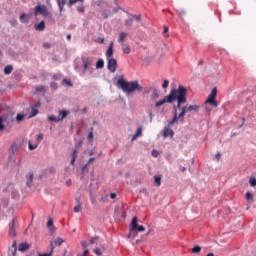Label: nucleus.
I'll use <instances>...</instances> for the list:
<instances>
[{"label":"nucleus","mask_w":256,"mask_h":256,"mask_svg":"<svg viewBox=\"0 0 256 256\" xmlns=\"http://www.w3.org/2000/svg\"><path fill=\"white\" fill-rule=\"evenodd\" d=\"M175 101H177V109H181L182 105L187 103V89L185 87L179 86L178 89H172L169 95L155 103V107H162L165 103H174Z\"/></svg>","instance_id":"obj_1"},{"label":"nucleus","mask_w":256,"mask_h":256,"mask_svg":"<svg viewBox=\"0 0 256 256\" xmlns=\"http://www.w3.org/2000/svg\"><path fill=\"white\" fill-rule=\"evenodd\" d=\"M118 86L124 93H135V91H143V87L139 81H125V79H118Z\"/></svg>","instance_id":"obj_2"},{"label":"nucleus","mask_w":256,"mask_h":256,"mask_svg":"<svg viewBox=\"0 0 256 256\" xmlns=\"http://www.w3.org/2000/svg\"><path fill=\"white\" fill-rule=\"evenodd\" d=\"M174 112L175 113H174V117H173L172 121H170L168 127H164L163 136L165 138L174 137V131H173V129H171V127H172V125H175V123L177 121H179V119H180V115L178 116V105H177V107H174Z\"/></svg>","instance_id":"obj_3"},{"label":"nucleus","mask_w":256,"mask_h":256,"mask_svg":"<svg viewBox=\"0 0 256 256\" xmlns=\"http://www.w3.org/2000/svg\"><path fill=\"white\" fill-rule=\"evenodd\" d=\"M13 125V117L11 115H3L0 117V131H4L5 127Z\"/></svg>","instance_id":"obj_4"},{"label":"nucleus","mask_w":256,"mask_h":256,"mask_svg":"<svg viewBox=\"0 0 256 256\" xmlns=\"http://www.w3.org/2000/svg\"><path fill=\"white\" fill-rule=\"evenodd\" d=\"M199 109H200L199 105H190L189 107L187 106L182 107L181 113L179 114V119H182L183 121L187 113H191V111H194L195 113H197Z\"/></svg>","instance_id":"obj_5"},{"label":"nucleus","mask_w":256,"mask_h":256,"mask_svg":"<svg viewBox=\"0 0 256 256\" xmlns=\"http://www.w3.org/2000/svg\"><path fill=\"white\" fill-rule=\"evenodd\" d=\"M216 97H217V88H214L212 90L211 94L208 96V99L206 100V103H209L210 105H213V107H218Z\"/></svg>","instance_id":"obj_6"},{"label":"nucleus","mask_w":256,"mask_h":256,"mask_svg":"<svg viewBox=\"0 0 256 256\" xmlns=\"http://www.w3.org/2000/svg\"><path fill=\"white\" fill-rule=\"evenodd\" d=\"M132 231L144 232L146 231L144 225H138V217H133L131 222Z\"/></svg>","instance_id":"obj_7"},{"label":"nucleus","mask_w":256,"mask_h":256,"mask_svg":"<svg viewBox=\"0 0 256 256\" xmlns=\"http://www.w3.org/2000/svg\"><path fill=\"white\" fill-rule=\"evenodd\" d=\"M83 72L88 71L89 67L93 65V58L91 56H82Z\"/></svg>","instance_id":"obj_8"},{"label":"nucleus","mask_w":256,"mask_h":256,"mask_svg":"<svg viewBox=\"0 0 256 256\" xmlns=\"http://www.w3.org/2000/svg\"><path fill=\"white\" fill-rule=\"evenodd\" d=\"M117 67V58H113V56H111V58H109L108 60V71H110L111 73H115V71H117Z\"/></svg>","instance_id":"obj_9"},{"label":"nucleus","mask_w":256,"mask_h":256,"mask_svg":"<svg viewBox=\"0 0 256 256\" xmlns=\"http://www.w3.org/2000/svg\"><path fill=\"white\" fill-rule=\"evenodd\" d=\"M44 139V135L42 133H40L39 135H37V142L35 145H33L31 143V141H29V149L30 151H34L35 149H37L38 145L41 143V141H43Z\"/></svg>","instance_id":"obj_10"},{"label":"nucleus","mask_w":256,"mask_h":256,"mask_svg":"<svg viewBox=\"0 0 256 256\" xmlns=\"http://www.w3.org/2000/svg\"><path fill=\"white\" fill-rule=\"evenodd\" d=\"M38 14H48V10L44 4H38L35 8V15L37 16Z\"/></svg>","instance_id":"obj_11"},{"label":"nucleus","mask_w":256,"mask_h":256,"mask_svg":"<svg viewBox=\"0 0 256 256\" xmlns=\"http://www.w3.org/2000/svg\"><path fill=\"white\" fill-rule=\"evenodd\" d=\"M114 42H110L109 48L108 50H106V58L108 59V61H110V59H112L113 55H114Z\"/></svg>","instance_id":"obj_12"},{"label":"nucleus","mask_w":256,"mask_h":256,"mask_svg":"<svg viewBox=\"0 0 256 256\" xmlns=\"http://www.w3.org/2000/svg\"><path fill=\"white\" fill-rule=\"evenodd\" d=\"M15 221L16 219H12V222L9 224V235L11 237H16L17 233L15 231Z\"/></svg>","instance_id":"obj_13"},{"label":"nucleus","mask_w":256,"mask_h":256,"mask_svg":"<svg viewBox=\"0 0 256 256\" xmlns=\"http://www.w3.org/2000/svg\"><path fill=\"white\" fill-rule=\"evenodd\" d=\"M245 197L248 202V205H247V211H248L250 209V204L254 203V195L250 191H247Z\"/></svg>","instance_id":"obj_14"},{"label":"nucleus","mask_w":256,"mask_h":256,"mask_svg":"<svg viewBox=\"0 0 256 256\" xmlns=\"http://www.w3.org/2000/svg\"><path fill=\"white\" fill-rule=\"evenodd\" d=\"M41 107V103L40 101H38V103H36L32 109H31V117H36V115H38L39 111L38 108Z\"/></svg>","instance_id":"obj_15"},{"label":"nucleus","mask_w":256,"mask_h":256,"mask_svg":"<svg viewBox=\"0 0 256 256\" xmlns=\"http://www.w3.org/2000/svg\"><path fill=\"white\" fill-rule=\"evenodd\" d=\"M33 179H34V173H32V172L28 173L27 176H26V185L28 187L32 186Z\"/></svg>","instance_id":"obj_16"},{"label":"nucleus","mask_w":256,"mask_h":256,"mask_svg":"<svg viewBox=\"0 0 256 256\" xmlns=\"http://www.w3.org/2000/svg\"><path fill=\"white\" fill-rule=\"evenodd\" d=\"M30 247H31V245L29 243H20L18 250L25 252V251H28V249H30Z\"/></svg>","instance_id":"obj_17"},{"label":"nucleus","mask_w":256,"mask_h":256,"mask_svg":"<svg viewBox=\"0 0 256 256\" xmlns=\"http://www.w3.org/2000/svg\"><path fill=\"white\" fill-rule=\"evenodd\" d=\"M76 201H77V205H76V207H74V211H75V213H80V211L82 209V203H81L80 197H77Z\"/></svg>","instance_id":"obj_18"},{"label":"nucleus","mask_w":256,"mask_h":256,"mask_svg":"<svg viewBox=\"0 0 256 256\" xmlns=\"http://www.w3.org/2000/svg\"><path fill=\"white\" fill-rule=\"evenodd\" d=\"M70 114V111H60L59 112V117L58 119H60L59 121H64V119H66V117Z\"/></svg>","instance_id":"obj_19"},{"label":"nucleus","mask_w":256,"mask_h":256,"mask_svg":"<svg viewBox=\"0 0 256 256\" xmlns=\"http://www.w3.org/2000/svg\"><path fill=\"white\" fill-rule=\"evenodd\" d=\"M4 73H5V75H11V73H13L12 64H7V66H5Z\"/></svg>","instance_id":"obj_20"},{"label":"nucleus","mask_w":256,"mask_h":256,"mask_svg":"<svg viewBox=\"0 0 256 256\" xmlns=\"http://www.w3.org/2000/svg\"><path fill=\"white\" fill-rule=\"evenodd\" d=\"M154 183L157 187H160L161 186V183H162V177L161 175H155L154 176Z\"/></svg>","instance_id":"obj_21"},{"label":"nucleus","mask_w":256,"mask_h":256,"mask_svg":"<svg viewBox=\"0 0 256 256\" xmlns=\"http://www.w3.org/2000/svg\"><path fill=\"white\" fill-rule=\"evenodd\" d=\"M45 20H41L38 24H35L36 30H44L45 29Z\"/></svg>","instance_id":"obj_22"},{"label":"nucleus","mask_w":256,"mask_h":256,"mask_svg":"<svg viewBox=\"0 0 256 256\" xmlns=\"http://www.w3.org/2000/svg\"><path fill=\"white\" fill-rule=\"evenodd\" d=\"M122 51L123 53H125V55H129V53H131V48L129 44H123Z\"/></svg>","instance_id":"obj_23"},{"label":"nucleus","mask_w":256,"mask_h":256,"mask_svg":"<svg viewBox=\"0 0 256 256\" xmlns=\"http://www.w3.org/2000/svg\"><path fill=\"white\" fill-rule=\"evenodd\" d=\"M20 149V145H18L17 143H13L10 147V151L15 154L17 151H19Z\"/></svg>","instance_id":"obj_24"},{"label":"nucleus","mask_w":256,"mask_h":256,"mask_svg":"<svg viewBox=\"0 0 256 256\" xmlns=\"http://www.w3.org/2000/svg\"><path fill=\"white\" fill-rule=\"evenodd\" d=\"M127 37V32H120V36L118 38V43H124Z\"/></svg>","instance_id":"obj_25"},{"label":"nucleus","mask_w":256,"mask_h":256,"mask_svg":"<svg viewBox=\"0 0 256 256\" xmlns=\"http://www.w3.org/2000/svg\"><path fill=\"white\" fill-rule=\"evenodd\" d=\"M104 65H105V62H104L103 58H100L96 62V69H103Z\"/></svg>","instance_id":"obj_26"},{"label":"nucleus","mask_w":256,"mask_h":256,"mask_svg":"<svg viewBox=\"0 0 256 256\" xmlns=\"http://www.w3.org/2000/svg\"><path fill=\"white\" fill-rule=\"evenodd\" d=\"M58 2V8L60 10V12H62L64 10V6L66 4V0H57Z\"/></svg>","instance_id":"obj_27"},{"label":"nucleus","mask_w":256,"mask_h":256,"mask_svg":"<svg viewBox=\"0 0 256 256\" xmlns=\"http://www.w3.org/2000/svg\"><path fill=\"white\" fill-rule=\"evenodd\" d=\"M142 133H143V129L142 127H138L135 135L133 136V139H137L138 137H141L142 136Z\"/></svg>","instance_id":"obj_28"},{"label":"nucleus","mask_w":256,"mask_h":256,"mask_svg":"<svg viewBox=\"0 0 256 256\" xmlns=\"http://www.w3.org/2000/svg\"><path fill=\"white\" fill-rule=\"evenodd\" d=\"M20 20H21V22H29V16H28V14H25V12H23V13L20 15Z\"/></svg>","instance_id":"obj_29"},{"label":"nucleus","mask_w":256,"mask_h":256,"mask_svg":"<svg viewBox=\"0 0 256 256\" xmlns=\"http://www.w3.org/2000/svg\"><path fill=\"white\" fill-rule=\"evenodd\" d=\"M152 99H159V93L157 89H153L152 94H151Z\"/></svg>","instance_id":"obj_30"},{"label":"nucleus","mask_w":256,"mask_h":256,"mask_svg":"<svg viewBox=\"0 0 256 256\" xmlns=\"http://www.w3.org/2000/svg\"><path fill=\"white\" fill-rule=\"evenodd\" d=\"M54 246H55L54 243H51V251H50V253H43V254H41L39 256H51L53 251H54Z\"/></svg>","instance_id":"obj_31"},{"label":"nucleus","mask_w":256,"mask_h":256,"mask_svg":"<svg viewBox=\"0 0 256 256\" xmlns=\"http://www.w3.org/2000/svg\"><path fill=\"white\" fill-rule=\"evenodd\" d=\"M12 247H13L12 255L15 256L17 253V241L13 242Z\"/></svg>","instance_id":"obj_32"},{"label":"nucleus","mask_w":256,"mask_h":256,"mask_svg":"<svg viewBox=\"0 0 256 256\" xmlns=\"http://www.w3.org/2000/svg\"><path fill=\"white\" fill-rule=\"evenodd\" d=\"M249 183L252 187H256V178L255 177H250Z\"/></svg>","instance_id":"obj_33"},{"label":"nucleus","mask_w":256,"mask_h":256,"mask_svg":"<svg viewBox=\"0 0 256 256\" xmlns=\"http://www.w3.org/2000/svg\"><path fill=\"white\" fill-rule=\"evenodd\" d=\"M49 121H53L54 123H59L60 119H59V117L50 116L49 117Z\"/></svg>","instance_id":"obj_34"},{"label":"nucleus","mask_w":256,"mask_h":256,"mask_svg":"<svg viewBox=\"0 0 256 256\" xmlns=\"http://www.w3.org/2000/svg\"><path fill=\"white\" fill-rule=\"evenodd\" d=\"M192 252L193 253H200L201 252V247L199 245H196L195 247H193Z\"/></svg>","instance_id":"obj_35"},{"label":"nucleus","mask_w":256,"mask_h":256,"mask_svg":"<svg viewBox=\"0 0 256 256\" xmlns=\"http://www.w3.org/2000/svg\"><path fill=\"white\" fill-rule=\"evenodd\" d=\"M93 161H95V157H90V159L88 160V163H86V165L83 167V171H85L88 165H90V163H92Z\"/></svg>","instance_id":"obj_36"},{"label":"nucleus","mask_w":256,"mask_h":256,"mask_svg":"<svg viewBox=\"0 0 256 256\" xmlns=\"http://www.w3.org/2000/svg\"><path fill=\"white\" fill-rule=\"evenodd\" d=\"M132 23H133V18H127L125 20V25L126 26H132Z\"/></svg>","instance_id":"obj_37"},{"label":"nucleus","mask_w":256,"mask_h":256,"mask_svg":"<svg viewBox=\"0 0 256 256\" xmlns=\"http://www.w3.org/2000/svg\"><path fill=\"white\" fill-rule=\"evenodd\" d=\"M63 242H64L63 239H61L60 237H58L57 239H55L54 245H62Z\"/></svg>","instance_id":"obj_38"},{"label":"nucleus","mask_w":256,"mask_h":256,"mask_svg":"<svg viewBox=\"0 0 256 256\" xmlns=\"http://www.w3.org/2000/svg\"><path fill=\"white\" fill-rule=\"evenodd\" d=\"M169 85H170V81L165 80V81H163L162 88L167 89L169 87Z\"/></svg>","instance_id":"obj_39"},{"label":"nucleus","mask_w":256,"mask_h":256,"mask_svg":"<svg viewBox=\"0 0 256 256\" xmlns=\"http://www.w3.org/2000/svg\"><path fill=\"white\" fill-rule=\"evenodd\" d=\"M16 119H17L18 123H21V121H23V119H25V115L19 114V115H17Z\"/></svg>","instance_id":"obj_40"},{"label":"nucleus","mask_w":256,"mask_h":256,"mask_svg":"<svg viewBox=\"0 0 256 256\" xmlns=\"http://www.w3.org/2000/svg\"><path fill=\"white\" fill-rule=\"evenodd\" d=\"M72 157H73L74 163H75V161H76V159H77V157H78V151H77V149H74V151H73V153H72Z\"/></svg>","instance_id":"obj_41"},{"label":"nucleus","mask_w":256,"mask_h":256,"mask_svg":"<svg viewBox=\"0 0 256 256\" xmlns=\"http://www.w3.org/2000/svg\"><path fill=\"white\" fill-rule=\"evenodd\" d=\"M76 2H84V0H69V6L76 4Z\"/></svg>","instance_id":"obj_42"},{"label":"nucleus","mask_w":256,"mask_h":256,"mask_svg":"<svg viewBox=\"0 0 256 256\" xmlns=\"http://www.w3.org/2000/svg\"><path fill=\"white\" fill-rule=\"evenodd\" d=\"M63 83H65V85H67L68 87H72L73 83H71V81H68V79H64Z\"/></svg>","instance_id":"obj_43"},{"label":"nucleus","mask_w":256,"mask_h":256,"mask_svg":"<svg viewBox=\"0 0 256 256\" xmlns=\"http://www.w3.org/2000/svg\"><path fill=\"white\" fill-rule=\"evenodd\" d=\"M94 253H95L96 255H98V256H101V255H102L101 249H98V248L94 249Z\"/></svg>","instance_id":"obj_44"},{"label":"nucleus","mask_w":256,"mask_h":256,"mask_svg":"<svg viewBox=\"0 0 256 256\" xmlns=\"http://www.w3.org/2000/svg\"><path fill=\"white\" fill-rule=\"evenodd\" d=\"M143 93H144V95H150L151 90L148 88H145V89H143Z\"/></svg>","instance_id":"obj_45"},{"label":"nucleus","mask_w":256,"mask_h":256,"mask_svg":"<svg viewBox=\"0 0 256 256\" xmlns=\"http://www.w3.org/2000/svg\"><path fill=\"white\" fill-rule=\"evenodd\" d=\"M99 237H92V239H90V243L94 244L96 243V241H98Z\"/></svg>","instance_id":"obj_46"},{"label":"nucleus","mask_w":256,"mask_h":256,"mask_svg":"<svg viewBox=\"0 0 256 256\" xmlns=\"http://www.w3.org/2000/svg\"><path fill=\"white\" fill-rule=\"evenodd\" d=\"M93 137H94V135H93V129H91L90 133L88 134V139H89V140H92Z\"/></svg>","instance_id":"obj_47"},{"label":"nucleus","mask_w":256,"mask_h":256,"mask_svg":"<svg viewBox=\"0 0 256 256\" xmlns=\"http://www.w3.org/2000/svg\"><path fill=\"white\" fill-rule=\"evenodd\" d=\"M89 243H87V241H82V247L86 250V248L88 247Z\"/></svg>","instance_id":"obj_48"},{"label":"nucleus","mask_w":256,"mask_h":256,"mask_svg":"<svg viewBox=\"0 0 256 256\" xmlns=\"http://www.w3.org/2000/svg\"><path fill=\"white\" fill-rule=\"evenodd\" d=\"M77 10L79 12H85V6H78Z\"/></svg>","instance_id":"obj_49"},{"label":"nucleus","mask_w":256,"mask_h":256,"mask_svg":"<svg viewBox=\"0 0 256 256\" xmlns=\"http://www.w3.org/2000/svg\"><path fill=\"white\" fill-rule=\"evenodd\" d=\"M47 227H53V219H49Z\"/></svg>","instance_id":"obj_50"},{"label":"nucleus","mask_w":256,"mask_h":256,"mask_svg":"<svg viewBox=\"0 0 256 256\" xmlns=\"http://www.w3.org/2000/svg\"><path fill=\"white\" fill-rule=\"evenodd\" d=\"M148 115H149V117H150V121L152 122V121H153V117H154L153 112H152V111H149V112H148Z\"/></svg>","instance_id":"obj_51"},{"label":"nucleus","mask_w":256,"mask_h":256,"mask_svg":"<svg viewBox=\"0 0 256 256\" xmlns=\"http://www.w3.org/2000/svg\"><path fill=\"white\" fill-rule=\"evenodd\" d=\"M133 17L136 18V20H141V15L140 14H133Z\"/></svg>","instance_id":"obj_52"},{"label":"nucleus","mask_w":256,"mask_h":256,"mask_svg":"<svg viewBox=\"0 0 256 256\" xmlns=\"http://www.w3.org/2000/svg\"><path fill=\"white\" fill-rule=\"evenodd\" d=\"M11 24H12V26H15V25L17 24V19H16V18H13V19L11 20Z\"/></svg>","instance_id":"obj_53"},{"label":"nucleus","mask_w":256,"mask_h":256,"mask_svg":"<svg viewBox=\"0 0 256 256\" xmlns=\"http://www.w3.org/2000/svg\"><path fill=\"white\" fill-rule=\"evenodd\" d=\"M36 91L37 92L45 91V87H37Z\"/></svg>","instance_id":"obj_54"},{"label":"nucleus","mask_w":256,"mask_h":256,"mask_svg":"<svg viewBox=\"0 0 256 256\" xmlns=\"http://www.w3.org/2000/svg\"><path fill=\"white\" fill-rule=\"evenodd\" d=\"M44 47H45L46 49H50L51 44H49V42H45V43H44Z\"/></svg>","instance_id":"obj_55"},{"label":"nucleus","mask_w":256,"mask_h":256,"mask_svg":"<svg viewBox=\"0 0 256 256\" xmlns=\"http://www.w3.org/2000/svg\"><path fill=\"white\" fill-rule=\"evenodd\" d=\"M117 197V194L116 193H110V198L111 199H116Z\"/></svg>","instance_id":"obj_56"},{"label":"nucleus","mask_w":256,"mask_h":256,"mask_svg":"<svg viewBox=\"0 0 256 256\" xmlns=\"http://www.w3.org/2000/svg\"><path fill=\"white\" fill-rule=\"evenodd\" d=\"M152 155H153V157H158L159 153H158V151H152Z\"/></svg>","instance_id":"obj_57"},{"label":"nucleus","mask_w":256,"mask_h":256,"mask_svg":"<svg viewBox=\"0 0 256 256\" xmlns=\"http://www.w3.org/2000/svg\"><path fill=\"white\" fill-rule=\"evenodd\" d=\"M216 159H217V161H220V159H221V153H217V154H216Z\"/></svg>","instance_id":"obj_58"},{"label":"nucleus","mask_w":256,"mask_h":256,"mask_svg":"<svg viewBox=\"0 0 256 256\" xmlns=\"http://www.w3.org/2000/svg\"><path fill=\"white\" fill-rule=\"evenodd\" d=\"M89 254V249H85L84 253H83V256H87Z\"/></svg>","instance_id":"obj_59"},{"label":"nucleus","mask_w":256,"mask_h":256,"mask_svg":"<svg viewBox=\"0 0 256 256\" xmlns=\"http://www.w3.org/2000/svg\"><path fill=\"white\" fill-rule=\"evenodd\" d=\"M71 165H75V159L73 157V154H72V159H71Z\"/></svg>","instance_id":"obj_60"},{"label":"nucleus","mask_w":256,"mask_h":256,"mask_svg":"<svg viewBox=\"0 0 256 256\" xmlns=\"http://www.w3.org/2000/svg\"><path fill=\"white\" fill-rule=\"evenodd\" d=\"M67 39H68V41H71V39H72V34H67Z\"/></svg>","instance_id":"obj_61"},{"label":"nucleus","mask_w":256,"mask_h":256,"mask_svg":"<svg viewBox=\"0 0 256 256\" xmlns=\"http://www.w3.org/2000/svg\"><path fill=\"white\" fill-rule=\"evenodd\" d=\"M179 169H180V171H182L183 173L186 171V167H180Z\"/></svg>","instance_id":"obj_62"},{"label":"nucleus","mask_w":256,"mask_h":256,"mask_svg":"<svg viewBox=\"0 0 256 256\" xmlns=\"http://www.w3.org/2000/svg\"><path fill=\"white\" fill-rule=\"evenodd\" d=\"M169 28L168 26H164V32H168Z\"/></svg>","instance_id":"obj_63"},{"label":"nucleus","mask_w":256,"mask_h":256,"mask_svg":"<svg viewBox=\"0 0 256 256\" xmlns=\"http://www.w3.org/2000/svg\"><path fill=\"white\" fill-rule=\"evenodd\" d=\"M206 256H215L214 253H208Z\"/></svg>","instance_id":"obj_64"}]
</instances>
